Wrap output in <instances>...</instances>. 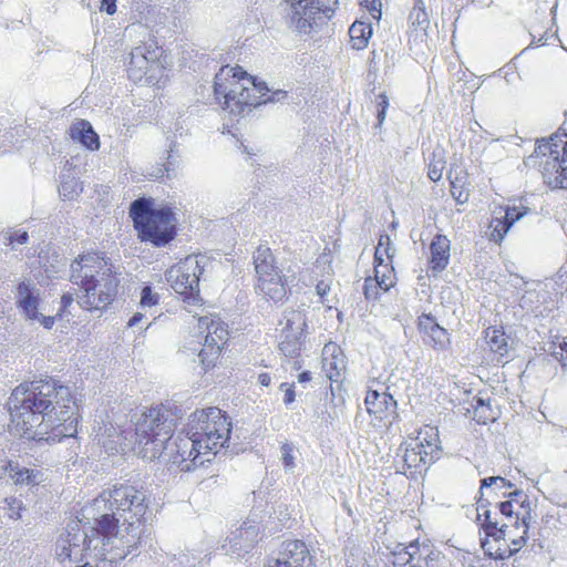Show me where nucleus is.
<instances>
[{
    "mask_svg": "<svg viewBox=\"0 0 567 567\" xmlns=\"http://www.w3.org/2000/svg\"><path fill=\"white\" fill-rule=\"evenodd\" d=\"M169 167L167 165H164L163 167L157 168L156 173H153L152 175L156 178H162L165 174V172H168Z\"/></svg>",
    "mask_w": 567,
    "mask_h": 567,
    "instance_id": "338daca9",
    "label": "nucleus"
},
{
    "mask_svg": "<svg viewBox=\"0 0 567 567\" xmlns=\"http://www.w3.org/2000/svg\"><path fill=\"white\" fill-rule=\"evenodd\" d=\"M39 290L31 282L22 281L17 287V306L28 320L40 319Z\"/></svg>",
    "mask_w": 567,
    "mask_h": 567,
    "instance_id": "393cba45",
    "label": "nucleus"
},
{
    "mask_svg": "<svg viewBox=\"0 0 567 567\" xmlns=\"http://www.w3.org/2000/svg\"><path fill=\"white\" fill-rule=\"evenodd\" d=\"M352 48L362 50L368 45V41L372 35V27L364 22L355 21L349 29Z\"/></svg>",
    "mask_w": 567,
    "mask_h": 567,
    "instance_id": "f704fd0d",
    "label": "nucleus"
},
{
    "mask_svg": "<svg viewBox=\"0 0 567 567\" xmlns=\"http://www.w3.org/2000/svg\"><path fill=\"white\" fill-rule=\"evenodd\" d=\"M158 302V296L153 293L152 288L146 286L142 289L141 292V307H152Z\"/></svg>",
    "mask_w": 567,
    "mask_h": 567,
    "instance_id": "a18cd8bd",
    "label": "nucleus"
},
{
    "mask_svg": "<svg viewBox=\"0 0 567 567\" xmlns=\"http://www.w3.org/2000/svg\"><path fill=\"white\" fill-rule=\"evenodd\" d=\"M70 137L91 151L99 150L100 138L86 120H76L69 128Z\"/></svg>",
    "mask_w": 567,
    "mask_h": 567,
    "instance_id": "cd10ccee",
    "label": "nucleus"
},
{
    "mask_svg": "<svg viewBox=\"0 0 567 567\" xmlns=\"http://www.w3.org/2000/svg\"><path fill=\"white\" fill-rule=\"evenodd\" d=\"M147 511L146 496L131 485H118L103 491L93 503L85 507L87 519H93L103 532L121 536L133 534L136 527L138 543L136 549L146 544L150 535H144L145 527L141 523Z\"/></svg>",
    "mask_w": 567,
    "mask_h": 567,
    "instance_id": "20e7f679",
    "label": "nucleus"
},
{
    "mask_svg": "<svg viewBox=\"0 0 567 567\" xmlns=\"http://www.w3.org/2000/svg\"><path fill=\"white\" fill-rule=\"evenodd\" d=\"M252 259L257 275L256 289L275 302L282 300L287 291L281 284L279 267L270 248L259 246Z\"/></svg>",
    "mask_w": 567,
    "mask_h": 567,
    "instance_id": "1a4fd4ad",
    "label": "nucleus"
},
{
    "mask_svg": "<svg viewBox=\"0 0 567 567\" xmlns=\"http://www.w3.org/2000/svg\"><path fill=\"white\" fill-rule=\"evenodd\" d=\"M316 290L319 296L323 297L329 292L330 286L324 281H319L316 286Z\"/></svg>",
    "mask_w": 567,
    "mask_h": 567,
    "instance_id": "13d9d810",
    "label": "nucleus"
},
{
    "mask_svg": "<svg viewBox=\"0 0 567 567\" xmlns=\"http://www.w3.org/2000/svg\"><path fill=\"white\" fill-rule=\"evenodd\" d=\"M322 370L331 382H339L346 373V355L336 343L330 342L323 347Z\"/></svg>",
    "mask_w": 567,
    "mask_h": 567,
    "instance_id": "5701e85b",
    "label": "nucleus"
},
{
    "mask_svg": "<svg viewBox=\"0 0 567 567\" xmlns=\"http://www.w3.org/2000/svg\"><path fill=\"white\" fill-rule=\"evenodd\" d=\"M451 241L444 235H436L431 245L430 268L434 274L443 271L450 261Z\"/></svg>",
    "mask_w": 567,
    "mask_h": 567,
    "instance_id": "bb28decb",
    "label": "nucleus"
},
{
    "mask_svg": "<svg viewBox=\"0 0 567 567\" xmlns=\"http://www.w3.org/2000/svg\"><path fill=\"white\" fill-rule=\"evenodd\" d=\"M307 0H298L290 6V24L300 34H310L322 25L328 20Z\"/></svg>",
    "mask_w": 567,
    "mask_h": 567,
    "instance_id": "f3484780",
    "label": "nucleus"
},
{
    "mask_svg": "<svg viewBox=\"0 0 567 567\" xmlns=\"http://www.w3.org/2000/svg\"><path fill=\"white\" fill-rule=\"evenodd\" d=\"M9 466V477L14 484L37 486L42 481L43 474L39 470L22 467L13 461H10Z\"/></svg>",
    "mask_w": 567,
    "mask_h": 567,
    "instance_id": "c756f323",
    "label": "nucleus"
},
{
    "mask_svg": "<svg viewBox=\"0 0 567 567\" xmlns=\"http://www.w3.org/2000/svg\"><path fill=\"white\" fill-rule=\"evenodd\" d=\"M86 527L82 520H73L68 525L66 536L56 547V557L68 567H117L130 554H133L138 543L136 527L133 534L121 536L105 533L94 522Z\"/></svg>",
    "mask_w": 567,
    "mask_h": 567,
    "instance_id": "f03ea898",
    "label": "nucleus"
},
{
    "mask_svg": "<svg viewBox=\"0 0 567 567\" xmlns=\"http://www.w3.org/2000/svg\"><path fill=\"white\" fill-rule=\"evenodd\" d=\"M34 321L40 322L45 329H51L54 324V317L40 313V319H35Z\"/></svg>",
    "mask_w": 567,
    "mask_h": 567,
    "instance_id": "6e6d98bb",
    "label": "nucleus"
},
{
    "mask_svg": "<svg viewBox=\"0 0 567 567\" xmlns=\"http://www.w3.org/2000/svg\"><path fill=\"white\" fill-rule=\"evenodd\" d=\"M214 95L223 110L235 116L250 112L251 107L261 105V96L269 91L265 82L248 75L240 66L220 68L215 75Z\"/></svg>",
    "mask_w": 567,
    "mask_h": 567,
    "instance_id": "423d86ee",
    "label": "nucleus"
},
{
    "mask_svg": "<svg viewBox=\"0 0 567 567\" xmlns=\"http://www.w3.org/2000/svg\"><path fill=\"white\" fill-rule=\"evenodd\" d=\"M411 551V566L409 567H440V561L444 557L441 551L434 549L427 543L411 542L408 544Z\"/></svg>",
    "mask_w": 567,
    "mask_h": 567,
    "instance_id": "a878e982",
    "label": "nucleus"
},
{
    "mask_svg": "<svg viewBox=\"0 0 567 567\" xmlns=\"http://www.w3.org/2000/svg\"><path fill=\"white\" fill-rule=\"evenodd\" d=\"M485 340L492 352L504 357L509 351L508 338L503 329L489 327L485 330Z\"/></svg>",
    "mask_w": 567,
    "mask_h": 567,
    "instance_id": "2f4dec72",
    "label": "nucleus"
},
{
    "mask_svg": "<svg viewBox=\"0 0 567 567\" xmlns=\"http://www.w3.org/2000/svg\"><path fill=\"white\" fill-rule=\"evenodd\" d=\"M178 561L182 567H194L196 558L190 559L186 554H179Z\"/></svg>",
    "mask_w": 567,
    "mask_h": 567,
    "instance_id": "4d7b16f0",
    "label": "nucleus"
},
{
    "mask_svg": "<svg viewBox=\"0 0 567 567\" xmlns=\"http://www.w3.org/2000/svg\"><path fill=\"white\" fill-rule=\"evenodd\" d=\"M395 254V248L392 246L391 238L388 234H383L379 238L378 246L374 252V268H384L383 271L389 274L388 265H384V258L386 257L390 261Z\"/></svg>",
    "mask_w": 567,
    "mask_h": 567,
    "instance_id": "72a5a7b5",
    "label": "nucleus"
},
{
    "mask_svg": "<svg viewBox=\"0 0 567 567\" xmlns=\"http://www.w3.org/2000/svg\"><path fill=\"white\" fill-rule=\"evenodd\" d=\"M11 434L34 441H60L78 430L76 404L70 388L53 379L18 385L9 401Z\"/></svg>",
    "mask_w": 567,
    "mask_h": 567,
    "instance_id": "f257e3e1",
    "label": "nucleus"
},
{
    "mask_svg": "<svg viewBox=\"0 0 567 567\" xmlns=\"http://www.w3.org/2000/svg\"><path fill=\"white\" fill-rule=\"evenodd\" d=\"M259 532V526L254 520L245 522L239 528L231 532L221 548L226 555L239 558L254 548Z\"/></svg>",
    "mask_w": 567,
    "mask_h": 567,
    "instance_id": "a211bd4d",
    "label": "nucleus"
},
{
    "mask_svg": "<svg viewBox=\"0 0 567 567\" xmlns=\"http://www.w3.org/2000/svg\"><path fill=\"white\" fill-rule=\"evenodd\" d=\"M221 348L215 346L214 343L204 342L203 348L198 352L197 357L199 359L200 364L205 370L214 367L216 361L219 358Z\"/></svg>",
    "mask_w": 567,
    "mask_h": 567,
    "instance_id": "e433bc0d",
    "label": "nucleus"
},
{
    "mask_svg": "<svg viewBox=\"0 0 567 567\" xmlns=\"http://www.w3.org/2000/svg\"><path fill=\"white\" fill-rule=\"evenodd\" d=\"M474 419L478 423L486 424L488 421H494L496 419L495 414L493 413L491 405L474 409Z\"/></svg>",
    "mask_w": 567,
    "mask_h": 567,
    "instance_id": "49530a36",
    "label": "nucleus"
},
{
    "mask_svg": "<svg viewBox=\"0 0 567 567\" xmlns=\"http://www.w3.org/2000/svg\"><path fill=\"white\" fill-rule=\"evenodd\" d=\"M488 538L489 537L481 538V546L485 554L494 559L504 560L516 554L522 548L526 543L527 535L522 532V535L516 537L512 529V536L507 537V540H499L498 543H495L497 545L495 548Z\"/></svg>",
    "mask_w": 567,
    "mask_h": 567,
    "instance_id": "b1692460",
    "label": "nucleus"
},
{
    "mask_svg": "<svg viewBox=\"0 0 567 567\" xmlns=\"http://www.w3.org/2000/svg\"><path fill=\"white\" fill-rule=\"evenodd\" d=\"M476 505V520L484 530L485 537H492L495 543L507 540V537L512 536L511 525L504 520L497 506L491 508L492 501L482 496H478Z\"/></svg>",
    "mask_w": 567,
    "mask_h": 567,
    "instance_id": "4468645a",
    "label": "nucleus"
},
{
    "mask_svg": "<svg viewBox=\"0 0 567 567\" xmlns=\"http://www.w3.org/2000/svg\"><path fill=\"white\" fill-rule=\"evenodd\" d=\"M116 0H101L100 10L112 16L116 12Z\"/></svg>",
    "mask_w": 567,
    "mask_h": 567,
    "instance_id": "864d4df0",
    "label": "nucleus"
},
{
    "mask_svg": "<svg viewBox=\"0 0 567 567\" xmlns=\"http://www.w3.org/2000/svg\"><path fill=\"white\" fill-rule=\"evenodd\" d=\"M187 427L193 443L184 440V444L203 449L210 461L225 447L230 435L228 417L215 406L193 412L188 417Z\"/></svg>",
    "mask_w": 567,
    "mask_h": 567,
    "instance_id": "6e6552de",
    "label": "nucleus"
},
{
    "mask_svg": "<svg viewBox=\"0 0 567 567\" xmlns=\"http://www.w3.org/2000/svg\"><path fill=\"white\" fill-rule=\"evenodd\" d=\"M203 274L198 256H187L166 271V280L172 289L184 297V300L195 303L199 297V277Z\"/></svg>",
    "mask_w": 567,
    "mask_h": 567,
    "instance_id": "9d476101",
    "label": "nucleus"
},
{
    "mask_svg": "<svg viewBox=\"0 0 567 567\" xmlns=\"http://www.w3.org/2000/svg\"><path fill=\"white\" fill-rule=\"evenodd\" d=\"M551 354L561 362L563 365H567V337L559 343V351L554 349Z\"/></svg>",
    "mask_w": 567,
    "mask_h": 567,
    "instance_id": "3c124183",
    "label": "nucleus"
},
{
    "mask_svg": "<svg viewBox=\"0 0 567 567\" xmlns=\"http://www.w3.org/2000/svg\"><path fill=\"white\" fill-rule=\"evenodd\" d=\"M367 411L379 421L391 424L396 417V401L386 391L369 389L364 400Z\"/></svg>",
    "mask_w": 567,
    "mask_h": 567,
    "instance_id": "412c9836",
    "label": "nucleus"
},
{
    "mask_svg": "<svg viewBox=\"0 0 567 567\" xmlns=\"http://www.w3.org/2000/svg\"><path fill=\"white\" fill-rule=\"evenodd\" d=\"M419 330L423 333V340L436 350H445L451 341L449 332L441 327L431 313H423L419 317Z\"/></svg>",
    "mask_w": 567,
    "mask_h": 567,
    "instance_id": "4be33fe9",
    "label": "nucleus"
},
{
    "mask_svg": "<svg viewBox=\"0 0 567 567\" xmlns=\"http://www.w3.org/2000/svg\"><path fill=\"white\" fill-rule=\"evenodd\" d=\"M360 4L368 9L373 19H381V2L379 0H360Z\"/></svg>",
    "mask_w": 567,
    "mask_h": 567,
    "instance_id": "09e8293b",
    "label": "nucleus"
},
{
    "mask_svg": "<svg viewBox=\"0 0 567 567\" xmlns=\"http://www.w3.org/2000/svg\"><path fill=\"white\" fill-rule=\"evenodd\" d=\"M377 118L378 124L377 127L381 126L386 117V111L389 107V101L384 93H381L377 96Z\"/></svg>",
    "mask_w": 567,
    "mask_h": 567,
    "instance_id": "79ce46f5",
    "label": "nucleus"
},
{
    "mask_svg": "<svg viewBox=\"0 0 567 567\" xmlns=\"http://www.w3.org/2000/svg\"><path fill=\"white\" fill-rule=\"evenodd\" d=\"M9 463L10 461L0 464V478H2L4 475L9 476Z\"/></svg>",
    "mask_w": 567,
    "mask_h": 567,
    "instance_id": "69168bd1",
    "label": "nucleus"
},
{
    "mask_svg": "<svg viewBox=\"0 0 567 567\" xmlns=\"http://www.w3.org/2000/svg\"><path fill=\"white\" fill-rule=\"evenodd\" d=\"M527 213L528 208L524 206H508L505 210L495 212L488 225V239L496 244L501 243L513 224L522 219Z\"/></svg>",
    "mask_w": 567,
    "mask_h": 567,
    "instance_id": "6ab92c4d",
    "label": "nucleus"
},
{
    "mask_svg": "<svg viewBox=\"0 0 567 567\" xmlns=\"http://www.w3.org/2000/svg\"><path fill=\"white\" fill-rule=\"evenodd\" d=\"M144 319V315L141 312H136L133 315V317L128 320V327H136L142 320Z\"/></svg>",
    "mask_w": 567,
    "mask_h": 567,
    "instance_id": "052dcab7",
    "label": "nucleus"
},
{
    "mask_svg": "<svg viewBox=\"0 0 567 567\" xmlns=\"http://www.w3.org/2000/svg\"><path fill=\"white\" fill-rule=\"evenodd\" d=\"M298 269L299 266L297 264H290L288 266H281V268H279V276L285 289L289 284L293 282Z\"/></svg>",
    "mask_w": 567,
    "mask_h": 567,
    "instance_id": "a19ab883",
    "label": "nucleus"
},
{
    "mask_svg": "<svg viewBox=\"0 0 567 567\" xmlns=\"http://www.w3.org/2000/svg\"><path fill=\"white\" fill-rule=\"evenodd\" d=\"M450 183H451V194L452 196L454 197V199L460 203V204H463L465 202H467L468 199V194L465 193L463 190V178L462 177H455L454 179H452L450 177Z\"/></svg>",
    "mask_w": 567,
    "mask_h": 567,
    "instance_id": "ea45409f",
    "label": "nucleus"
},
{
    "mask_svg": "<svg viewBox=\"0 0 567 567\" xmlns=\"http://www.w3.org/2000/svg\"><path fill=\"white\" fill-rule=\"evenodd\" d=\"M82 190L79 181L71 174H62L59 186L60 196L64 199H73Z\"/></svg>",
    "mask_w": 567,
    "mask_h": 567,
    "instance_id": "c9c22d12",
    "label": "nucleus"
},
{
    "mask_svg": "<svg viewBox=\"0 0 567 567\" xmlns=\"http://www.w3.org/2000/svg\"><path fill=\"white\" fill-rule=\"evenodd\" d=\"M177 425V416L165 405L152 406L138 417L135 430L140 444L151 445V457L167 455L183 472H190L206 462H210L203 449L185 445L184 440L193 443L192 435L177 436L171 441Z\"/></svg>",
    "mask_w": 567,
    "mask_h": 567,
    "instance_id": "7ed1b4c3",
    "label": "nucleus"
},
{
    "mask_svg": "<svg viewBox=\"0 0 567 567\" xmlns=\"http://www.w3.org/2000/svg\"><path fill=\"white\" fill-rule=\"evenodd\" d=\"M281 462L286 470H292L295 467V456L292 454L293 447L291 444L285 443L280 447Z\"/></svg>",
    "mask_w": 567,
    "mask_h": 567,
    "instance_id": "c03bdc74",
    "label": "nucleus"
},
{
    "mask_svg": "<svg viewBox=\"0 0 567 567\" xmlns=\"http://www.w3.org/2000/svg\"><path fill=\"white\" fill-rule=\"evenodd\" d=\"M22 506H21V502L18 501V499H12L10 503H9V516L11 518H20L21 515H20V511H21Z\"/></svg>",
    "mask_w": 567,
    "mask_h": 567,
    "instance_id": "5fc2aeb1",
    "label": "nucleus"
},
{
    "mask_svg": "<svg viewBox=\"0 0 567 567\" xmlns=\"http://www.w3.org/2000/svg\"><path fill=\"white\" fill-rule=\"evenodd\" d=\"M393 269L385 271L374 268V277H368L364 280L363 292L368 300H374L379 296V290L388 291L393 285Z\"/></svg>",
    "mask_w": 567,
    "mask_h": 567,
    "instance_id": "c85d7f7f",
    "label": "nucleus"
},
{
    "mask_svg": "<svg viewBox=\"0 0 567 567\" xmlns=\"http://www.w3.org/2000/svg\"><path fill=\"white\" fill-rule=\"evenodd\" d=\"M267 566L315 567V563L308 545L305 542L290 539L281 544L278 557L270 559Z\"/></svg>",
    "mask_w": 567,
    "mask_h": 567,
    "instance_id": "dca6fc26",
    "label": "nucleus"
},
{
    "mask_svg": "<svg viewBox=\"0 0 567 567\" xmlns=\"http://www.w3.org/2000/svg\"><path fill=\"white\" fill-rule=\"evenodd\" d=\"M505 522L509 523L511 529L523 528L525 535L528 533L532 522V503L528 495L522 489L508 493V499L496 503Z\"/></svg>",
    "mask_w": 567,
    "mask_h": 567,
    "instance_id": "ddd939ff",
    "label": "nucleus"
},
{
    "mask_svg": "<svg viewBox=\"0 0 567 567\" xmlns=\"http://www.w3.org/2000/svg\"><path fill=\"white\" fill-rule=\"evenodd\" d=\"M311 377H310V372L308 371H303L301 372L299 375H298V381L300 383H305V382H308L310 381Z\"/></svg>",
    "mask_w": 567,
    "mask_h": 567,
    "instance_id": "774afa93",
    "label": "nucleus"
},
{
    "mask_svg": "<svg viewBox=\"0 0 567 567\" xmlns=\"http://www.w3.org/2000/svg\"><path fill=\"white\" fill-rule=\"evenodd\" d=\"M561 156L539 162L544 183L551 189H567V142Z\"/></svg>",
    "mask_w": 567,
    "mask_h": 567,
    "instance_id": "aec40b11",
    "label": "nucleus"
},
{
    "mask_svg": "<svg viewBox=\"0 0 567 567\" xmlns=\"http://www.w3.org/2000/svg\"><path fill=\"white\" fill-rule=\"evenodd\" d=\"M441 451L437 429L429 427L421 441H416L405 449L402 458L406 467L422 471L423 467H427L439 460Z\"/></svg>",
    "mask_w": 567,
    "mask_h": 567,
    "instance_id": "f8f14e48",
    "label": "nucleus"
},
{
    "mask_svg": "<svg viewBox=\"0 0 567 567\" xmlns=\"http://www.w3.org/2000/svg\"><path fill=\"white\" fill-rule=\"evenodd\" d=\"M269 93V91L267 92ZM287 97V92L282 90L274 91L270 95L261 96V104L280 102Z\"/></svg>",
    "mask_w": 567,
    "mask_h": 567,
    "instance_id": "603ef678",
    "label": "nucleus"
},
{
    "mask_svg": "<svg viewBox=\"0 0 567 567\" xmlns=\"http://www.w3.org/2000/svg\"><path fill=\"white\" fill-rule=\"evenodd\" d=\"M4 239L8 240L9 244H19L24 245L28 243L29 235L24 230H10L6 233Z\"/></svg>",
    "mask_w": 567,
    "mask_h": 567,
    "instance_id": "de8ad7c7",
    "label": "nucleus"
},
{
    "mask_svg": "<svg viewBox=\"0 0 567 567\" xmlns=\"http://www.w3.org/2000/svg\"><path fill=\"white\" fill-rule=\"evenodd\" d=\"M61 302L63 307H69L73 302V297L71 293H64L61 298Z\"/></svg>",
    "mask_w": 567,
    "mask_h": 567,
    "instance_id": "0e129e2a",
    "label": "nucleus"
},
{
    "mask_svg": "<svg viewBox=\"0 0 567 567\" xmlns=\"http://www.w3.org/2000/svg\"><path fill=\"white\" fill-rule=\"evenodd\" d=\"M258 381H259V383L261 385L268 386L270 384V382H271V378H270V375L268 373H261L258 377Z\"/></svg>",
    "mask_w": 567,
    "mask_h": 567,
    "instance_id": "e2e57ef3",
    "label": "nucleus"
},
{
    "mask_svg": "<svg viewBox=\"0 0 567 567\" xmlns=\"http://www.w3.org/2000/svg\"><path fill=\"white\" fill-rule=\"evenodd\" d=\"M279 350L286 357H297L303 344V330L307 326V318L302 310L287 309L279 320Z\"/></svg>",
    "mask_w": 567,
    "mask_h": 567,
    "instance_id": "9b49d317",
    "label": "nucleus"
},
{
    "mask_svg": "<svg viewBox=\"0 0 567 567\" xmlns=\"http://www.w3.org/2000/svg\"><path fill=\"white\" fill-rule=\"evenodd\" d=\"M487 405H489V403H488V402H486V401H485L483 398H481V396H475V398L473 399L472 406H473L474 409H478V408H483V406L485 408V406H487Z\"/></svg>",
    "mask_w": 567,
    "mask_h": 567,
    "instance_id": "680f3d73",
    "label": "nucleus"
},
{
    "mask_svg": "<svg viewBox=\"0 0 567 567\" xmlns=\"http://www.w3.org/2000/svg\"><path fill=\"white\" fill-rule=\"evenodd\" d=\"M207 320L208 318L200 319V323L206 324L207 329L205 341L223 348L228 338V329L226 323L220 319H210L209 321Z\"/></svg>",
    "mask_w": 567,
    "mask_h": 567,
    "instance_id": "7c9ffc66",
    "label": "nucleus"
},
{
    "mask_svg": "<svg viewBox=\"0 0 567 567\" xmlns=\"http://www.w3.org/2000/svg\"><path fill=\"white\" fill-rule=\"evenodd\" d=\"M445 168V162L443 159H432L429 164L427 176L433 182H439L442 177Z\"/></svg>",
    "mask_w": 567,
    "mask_h": 567,
    "instance_id": "37998d69",
    "label": "nucleus"
},
{
    "mask_svg": "<svg viewBox=\"0 0 567 567\" xmlns=\"http://www.w3.org/2000/svg\"><path fill=\"white\" fill-rule=\"evenodd\" d=\"M130 216L134 228L143 241H150L156 247L165 246L176 235V217L167 206L154 207L148 198H137L130 206Z\"/></svg>",
    "mask_w": 567,
    "mask_h": 567,
    "instance_id": "0eeeda50",
    "label": "nucleus"
},
{
    "mask_svg": "<svg viewBox=\"0 0 567 567\" xmlns=\"http://www.w3.org/2000/svg\"><path fill=\"white\" fill-rule=\"evenodd\" d=\"M512 487H513V484L509 481H507L506 478H504L502 476H491V477L481 480V486H480L478 494H480V496L485 497L484 489H488V493H487L488 496H492V494H494L495 496H498V493H501L503 497H506V496L508 497V493L506 492V489L512 488Z\"/></svg>",
    "mask_w": 567,
    "mask_h": 567,
    "instance_id": "473e14b6",
    "label": "nucleus"
},
{
    "mask_svg": "<svg viewBox=\"0 0 567 567\" xmlns=\"http://www.w3.org/2000/svg\"><path fill=\"white\" fill-rule=\"evenodd\" d=\"M70 280L80 287L78 303L86 310L105 309L115 298L120 284L113 266L97 252L81 255L71 264Z\"/></svg>",
    "mask_w": 567,
    "mask_h": 567,
    "instance_id": "39448f33",
    "label": "nucleus"
},
{
    "mask_svg": "<svg viewBox=\"0 0 567 567\" xmlns=\"http://www.w3.org/2000/svg\"><path fill=\"white\" fill-rule=\"evenodd\" d=\"M295 401V390H293V385H289L287 389H286V392H285V398H284V402L285 404H290Z\"/></svg>",
    "mask_w": 567,
    "mask_h": 567,
    "instance_id": "bf43d9fd",
    "label": "nucleus"
},
{
    "mask_svg": "<svg viewBox=\"0 0 567 567\" xmlns=\"http://www.w3.org/2000/svg\"><path fill=\"white\" fill-rule=\"evenodd\" d=\"M159 55L161 49L154 41L143 42V44L133 48L127 66L128 78L133 82L142 81L148 70L157 63Z\"/></svg>",
    "mask_w": 567,
    "mask_h": 567,
    "instance_id": "2eb2a0df",
    "label": "nucleus"
},
{
    "mask_svg": "<svg viewBox=\"0 0 567 567\" xmlns=\"http://www.w3.org/2000/svg\"><path fill=\"white\" fill-rule=\"evenodd\" d=\"M146 34H148V29L145 24H142V23H132L125 28V35L131 39L136 35H146Z\"/></svg>",
    "mask_w": 567,
    "mask_h": 567,
    "instance_id": "8fccbe9b",
    "label": "nucleus"
},
{
    "mask_svg": "<svg viewBox=\"0 0 567 567\" xmlns=\"http://www.w3.org/2000/svg\"><path fill=\"white\" fill-rule=\"evenodd\" d=\"M307 3H311L327 20H330L336 11L338 0H307Z\"/></svg>",
    "mask_w": 567,
    "mask_h": 567,
    "instance_id": "58836bf2",
    "label": "nucleus"
},
{
    "mask_svg": "<svg viewBox=\"0 0 567 567\" xmlns=\"http://www.w3.org/2000/svg\"><path fill=\"white\" fill-rule=\"evenodd\" d=\"M392 565L393 567H409L411 566V551L408 545L396 544L392 550Z\"/></svg>",
    "mask_w": 567,
    "mask_h": 567,
    "instance_id": "4c0bfd02",
    "label": "nucleus"
}]
</instances>
